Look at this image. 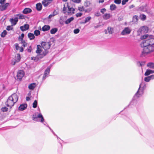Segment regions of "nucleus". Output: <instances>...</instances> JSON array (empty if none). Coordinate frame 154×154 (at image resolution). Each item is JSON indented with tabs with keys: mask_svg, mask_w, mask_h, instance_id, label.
<instances>
[{
	"mask_svg": "<svg viewBox=\"0 0 154 154\" xmlns=\"http://www.w3.org/2000/svg\"><path fill=\"white\" fill-rule=\"evenodd\" d=\"M143 48L142 51L141 56L145 57L147 54L153 52L154 51V46L149 45L143 42Z\"/></svg>",
	"mask_w": 154,
	"mask_h": 154,
	"instance_id": "nucleus-1",
	"label": "nucleus"
},
{
	"mask_svg": "<svg viewBox=\"0 0 154 154\" xmlns=\"http://www.w3.org/2000/svg\"><path fill=\"white\" fill-rule=\"evenodd\" d=\"M18 97L17 94L14 93L10 96L6 102V104L8 107L10 108L13 106L18 100Z\"/></svg>",
	"mask_w": 154,
	"mask_h": 154,
	"instance_id": "nucleus-2",
	"label": "nucleus"
},
{
	"mask_svg": "<svg viewBox=\"0 0 154 154\" xmlns=\"http://www.w3.org/2000/svg\"><path fill=\"white\" fill-rule=\"evenodd\" d=\"M141 38L143 39H146L145 41H143V42L149 45L154 46V36L146 34L143 35Z\"/></svg>",
	"mask_w": 154,
	"mask_h": 154,
	"instance_id": "nucleus-3",
	"label": "nucleus"
},
{
	"mask_svg": "<svg viewBox=\"0 0 154 154\" xmlns=\"http://www.w3.org/2000/svg\"><path fill=\"white\" fill-rule=\"evenodd\" d=\"M75 9L69 6L68 3H66L64 5L63 11L64 14L67 13L68 14H73L74 13Z\"/></svg>",
	"mask_w": 154,
	"mask_h": 154,
	"instance_id": "nucleus-4",
	"label": "nucleus"
},
{
	"mask_svg": "<svg viewBox=\"0 0 154 154\" xmlns=\"http://www.w3.org/2000/svg\"><path fill=\"white\" fill-rule=\"evenodd\" d=\"M146 85L144 83H142L139 86V88L136 93L134 96V97H138L143 95L144 91L146 88Z\"/></svg>",
	"mask_w": 154,
	"mask_h": 154,
	"instance_id": "nucleus-5",
	"label": "nucleus"
},
{
	"mask_svg": "<svg viewBox=\"0 0 154 154\" xmlns=\"http://www.w3.org/2000/svg\"><path fill=\"white\" fill-rule=\"evenodd\" d=\"M38 118L41 119V120L40 121L41 122H44V118L40 112L39 113L38 112H35L33 115V120L36 121H38Z\"/></svg>",
	"mask_w": 154,
	"mask_h": 154,
	"instance_id": "nucleus-6",
	"label": "nucleus"
},
{
	"mask_svg": "<svg viewBox=\"0 0 154 154\" xmlns=\"http://www.w3.org/2000/svg\"><path fill=\"white\" fill-rule=\"evenodd\" d=\"M131 29L129 27H125L121 32V34L122 35H128L131 33Z\"/></svg>",
	"mask_w": 154,
	"mask_h": 154,
	"instance_id": "nucleus-7",
	"label": "nucleus"
},
{
	"mask_svg": "<svg viewBox=\"0 0 154 154\" xmlns=\"http://www.w3.org/2000/svg\"><path fill=\"white\" fill-rule=\"evenodd\" d=\"M50 72V68L49 67H48L45 70L44 74L43 77V80H45L46 77L48 76Z\"/></svg>",
	"mask_w": 154,
	"mask_h": 154,
	"instance_id": "nucleus-8",
	"label": "nucleus"
},
{
	"mask_svg": "<svg viewBox=\"0 0 154 154\" xmlns=\"http://www.w3.org/2000/svg\"><path fill=\"white\" fill-rule=\"evenodd\" d=\"M24 74V73L23 71L20 70L18 71L17 73V76L18 79L20 80L22 79V78L23 77Z\"/></svg>",
	"mask_w": 154,
	"mask_h": 154,
	"instance_id": "nucleus-9",
	"label": "nucleus"
},
{
	"mask_svg": "<svg viewBox=\"0 0 154 154\" xmlns=\"http://www.w3.org/2000/svg\"><path fill=\"white\" fill-rule=\"evenodd\" d=\"M18 21V18L16 17L14 18H11L10 20V21L11 22L12 25H15Z\"/></svg>",
	"mask_w": 154,
	"mask_h": 154,
	"instance_id": "nucleus-10",
	"label": "nucleus"
},
{
	"mask_svg": "<svg viewBox=\"0 0 154 154\" xmlns=\"http://www.w3.org/2000/svg\"><path fill=\"white\" fill-rule=\"evenodd\" d=\"M29 28V25L28 24H25L24 26H20V29L22 31H24L28 29Z\"/></svg>",
	"mask_w": 154,
	"mask_h": 154,
	"instance_id": "nucleus-11",
	"label": "nucleus"
},
{
	"mask_svg": "<svg viewBox=\"0 0 154 154\" xmlns=\"http://www.w3.org/2000/svg\"><path fill=\"white\" fill-rule=\"evenodd\" d=\"M53 0H44L42 3L45 7H46L51 4Z\"/></svg>",
	"mask_w": 154,
	"mask_h": 154,
	"instance_id": "nucleus-12",
	"label": "nucleus"
},
{
	"mask_svg": "<svg viewBox=\"0 0 154 154\" xmlns=\"http://www.w3.org/2000/svg\"><path fill=\"white\" fill-rule=\"evenodd\" d=\"M27 106V105L26 104H23L20 105L18 109L20 111H23L26 108Z\"/></svg>",
	"mask_w": 154,
	"mask_h": 154,
	"instance_id": "nucleus-13",
	"label": "nucleus"
},
{
	"mask_svg": "<svg viewBox=\"0 0 154 154\" xmlns=\"http://www.w3.org/2000/svg\"><path fill=\"white\" fill-rule=\"evenodd\" d=\"M32 11L31 9L29 8H26L23 11V13L24 14H27L31 12Z\"/></svg>",
	"mask_w": 154,
	"mask_h": 154,
	"instance_id": "nucleus-14",
	"label": "nucleus"
},
{
	"mask_svg": "<svg viewBox=\"0 0 154 154\" xmlns=\"http://www.w3.org/2000/svg\"><path fill=\"white\" fill-rule=\"evenodd\" d=\"M9 3H6L5 5L0 6V10L1 11H3L5 10L7 7L8 6Z\"/></svg>",
	"mask_w": 154,
	"mask_h": 154,
	"instance_id": "nucleus-15",
	"label": "nucleus"
},
{
	"mask_svg": "<svg viewBox=\"0 0 154 154\" xmlns=\"http://www.w3.org/2000/svg\"><path fill=\"white\" fill-rule=\"evenodd\" d=\"M50 27L49 25H45L42 27V30L44 32L47 31L50 29Z\"/></svg>",
	"mask_w": 154,
	"mask_h": 154,
	"instance_id": "nucleus-16",
	"label": "nucleus"
},
{
	"mask_svg": "<svg viewBox=\"0 0 154 154\" xmlns=\"http://www.w3.org/2000/svg\"><path fill=\"white\" fill-rule=\"evenodd\" d=\"M141 31L144 32H147L149 31V29L147 26H143L141 27Z\"/></svg>",
	"mask_w": 154,
	"mask_h": 154,
	"instance_id": "nucleus-17",
	"label": "nucleus"
},
{
	"mask_svg": "<svg viewBox=\"0 0 154 154\" xmlns=\"http://www.w3.org/2000/svg\"><path fill=\"white\" fill-rule=\"evenodd\" d=\"M15 47L16 49L17 50H19L20 52H22L23 51V48L22 47H19V46L18 44L17 43L16 44Z\"/></svg>",
	"mask_w": 154,
	"mask_h": 154,
	"instance_id": "nucleus-18",
	"label": "nucleus"
},
{
	"mask_svg": "<svg viewBox=\"0 0 154 154\" xmlns=\"http://www.w3.org/2000/svg\"><path fill=\"white\" fill-rule=\"evenodd\" d=\"M15 17H18V19H25V16L24 15H23L19 14H17L15 16Z\"/></svg>",
	"mask_w": 154,
	"mask_h": 154,
	"instance_id": "nucleus-19",
	"label": "nucleus"
},
{
	"mask_svg": "<svg viewBox=\"0 0 154 154\" xmlns=\"http://www.w3.org/2000/svg\"><path fill=\"white\" fill-rule=\"evenodd\" d=\"M36 86V85L35 83H32L29 85L28 88L29 89L33 90Z\"/></svg>",
	"mask_w": 154,
	"mask_h": 154,
	"instance_id": "nucleus-20",
	"label": "nucleus"
},
{
	"mask_svg": "<svg viewBox=\"0 0 154 154\" xmlns=\"http://www.w3.org/2000/svg\"><path fill=\"white\" fill-rule=\"evenodd\" d=\"M154 71L151 69H147L145 73V75L146 76H148L150 75V74L154 73Z\"/></svg>",
	"mask_w": 154,
	"mask_h": 154,
	"instance_id": "nucleus-21",
	"label": "nucleus"
},
{
	"mask_svg": "<svg viewBox=\"0 0 154 154\" xmlns=\"http://www.w3.org/2000/svg\"><path fill=\"white\" fill-rule=\"evenodd\" d=\"M42 51V47L40 45H37V49L36 51V53L37 54H39Z\"/></svg>",
	"mask_w": 154,
	"mask_h": 154,
	"instance_id": "nucleus-22",
	"label": "nucleus"
},
{
	"mask_svg": "<svg viewBox=\"0 0 154 154\" xmlns=\"http://www.w3.org/2000/svg\"><path fill=\"white\" fill-rule=\"evenodd\" d=\"M36 8L38 11H40L42 9V5L40 3H38L36 4Z\"/></svg>",
	"mask_w": 154,
	"mask_h": 154,
	"instance_id": "nucleus-23",
	"label": "nucleus"
},
{
	"mask_svg": "<svg viewBox=\"0 0 154 154\" xmlns=\"http://www.w3.org/2000/svg\"><path fill=\"white\" fill-rule=\"evenodd\" d=\"M138 20V17L136 15L134 16L133 18V22L134 23H137Z\"/></svg>",
	"mask_w": 154,
	"mask_h": 154,
	"instance_id": "nucleus-24",
	"label": "nucleus"
},
{
	"mask_svg": "<svg viewBox=\"0 0 154 154\" xmlns=\"http://www.w3.org/2000/svg\"><path fill=\"white\" fill-rule=\"evenodd\" d=\"M28 36L30 40H33L35 38L34 35L31 33H29L28 34Z\"/></svg>",
	"mask_w": 154,
	"mask_h": 154,
	"instance_id": "nucleus-25",
	"label": "nucleus"
},
{
	"mask_svg": "<svg viewBox=\"0 0 154 154\" xmlns=\"http://www.w3.org/2000/svg\"><path fill=\"white\" fill-rule=\"evenodd\" d=\"M110 17V15L109 14L106 13L104 15L103 17L105 20H107L109 19Z\"/></svg>",
	"mask_w": 154,
	"mask_h": 154,
	"instance_id": "nucleus-26",
	"label": "nucleus"
},
{
	"mask_svg": "<svg viewBox=\"0 0 154 154\" xmlns=\"http://www.w3.org/2000/svg\"><path fill=\"white\" fill-rule=\"evenodd\" d=\"M58 31V29L57 28H53L50 30V33L51 34H55Z\"/></svg>",
	"mask_w": 154,
	"mask_h": 154,
	"instance_id": "nucleus-27",
	"label": "nucleus"
},
{
	"mask_svg": "<svg viewBox=\"0 0 154 154\" xmlns=\"http://www.w3.org/2000/svg\"><path fill=\"white\" fill-rule=\"evenodd\" d=\"M74 20V18L72 17L67 20L65 21V23L66 24H69L72 21Z\"/></svg>",
	"mask_w": 154,
	"mask_h": 154,
	"instance_id": "nucleus-28",
	"label": "nucleus"
},
{
	"mask_svg": "<svg viewBox=\"0 0 154 154\" xmlns=\"http://www.w3.org/2000/svg\"><path fill=\"white\" fill-rule=\"evenodd\" d=\"M108 33L109 34H112L113 32V28L111 27H108L107 28Z\"/></svg>",
	"mask_w": 154,
	"mask_h": 154,
	"instance_id": "nucleus-29",
	"label": "nucleus"
},
{
	"mask_svg": "<svg viewBox=\"0 0 154 154\" xmlns=\"http://www.w3.org/2000/svg\"><path fill=\"white\" fill-rule=\"evenodd\" d=\"M41 45L42 46V47L44 49L45 48L44 47V46H48V47L46 48H47V49L49 48H50L49 44L48 43H46L45 42H43L42 43Z\"/></svg>",
	"mask_w": 154,
	"mask_h": 154,
	"instance_id": "nucleus-30",
	"label": "nucleus"
},
{
	"mask_svg": "<svg viewBox=\"0 0 154 154\" xmlns=\"http://www.w3.org/2000/svg\"><path fill=\"white\" fill-rule=\"evenodd\" d=\"M147 66L150 68L154 69V63H148Z\"/></svg>",
	"mask_w": 154,
	"mask_h": 154,
	"instance_id": "nucleus-31",
	"label": "nucleus"
},
{
	"mask_svg": "<svg viewBox=\"0 0 154 154\" xmlns=\"http://www.w3.org/2000/svg\"><path fill=\"white\" fill-rule=\"evenodd\" d=\"M116 8V6L114 4H112L110 6V10L111 11H113Z\"/></svg>",
	"mask_w": 154,
	"mask_h": 154,
	"instance_id": "nucleus-32",
	"label": "nucleus"
},
{
	"mask_svg": "<svg viewBox=\"0 0 154 154\" xmlns=\"http://www.w3.org/2000/svg\"><path fill=\"white\" fill-rule=\"evenodd\" d=\"M140 17L141 19L143 21L145 20L146 18V16L143 14L140 15Z\"/></svg>",
	"mask_w": 154,
	"mask_h": 154,
	"instance_id": "nucleus-33",
	"label": "nucleus"
},
{
	"mask_svg": "<svg viewBox=\"0 0 154 154\" xmlns=\"http://www.w3.org/2000/svg\"><path fill=\"white\" fill-rule=\"evenodd\" d=\"M91 19V17H86L85 19V21L84 23H86L89 21Z\"/></svg>",
	"mask_w": 154,
	"mask_h": 154,
	"instance_id": "nucleus-34",
	"label": "nucleus"
},
{
	"mask_svg": "<svg viewBox=\"0 0 154 154\" xmlns=\"http://www.w3.org/2000/svg\"><path fill=\"white\" fill-rule=\"evenodd\" d=\"M40 33V32L39 30H36L34 31V34L36 36H38L39 35Z\"/></svg>",
	"mask_w": 154,
	"mask_h": 154,
	"instance_id": "nucleus-35",
	"label": "nucleus"
},
{
	"mask_svg": "<svg viewBox=\"0 0 154 154\" xmlns=\"http://www.w3.org/2000/svg\"><path fill=\"white\" fill-rule=\"evenodd\" d=\"M7 34L6 31V30H4L1 34V36L2 37H4Z\"/></svg>",
	"mask_w": 154,
	"mask_h": 154,
	"instance_id": "nucleus-36",
	"label": "nucleus"
},
{
	"mask_svg": "<svg viewBox=\"0 0 154 154\" xmlns=\"http://www.w3.org/2000/svg\"><path fill=\"white\" fill-rule=\"evenodd\" d=\"M46 55V54H44V53L43 54H39L38 55L37 57L38 58H42L44 56H45Z\"/></svg>",
	"mask_w": 154,
	"mask_h": 154,
	"instance_id": "nucleus-37",
	"label": "nucleus"
},
{
	"mask_svg": "<svg viewBox=\"0 0 154 154\" xmlns=\"http://www.w3.org/2000/svg\"><path fill=\"white\" fill-rule=\"evenodd\" d=\"M37 102L36 100H35L33 103V107L34 108H35L37 107Z\"/></svg>",
	"mask_w": 154,
	"mask_h": 154,
	"instance_id": "nucleus-38",
	"label": "nucleus"
},
{
	"mask_svg": "<svg viewBox=\"0 0 154 154\" xmlns=\"http://www.w3.org/2000/svg\"><path fill=\"white\" fill-rule=\"evenodd\" d=\"M21 43H22V46H23L24 47L26 46L27 43H26L23 40V39L21 40Z\"/></svg>",
	"mask_w": 154,
	"mask_h": 154,
	"instance_id": "nucleus-39",
	"label": "nucleus"
},
{
	"mask_svg": "<svg viewBox=\"0 0 154 154\" xmlns=\"http://www.w3.org/2000/svg\"><path fill=\"white\" fill-rule=\"evenodd\" d=\"M78 9L80 11H85V8L83 6L79 7Z\"/></svg>",
	"mask_w": 154,
	"mask_h": 154,
	"instance_id": "nucleus-40",
	"label": "nucleus"
},
{
	"mask_svg": "<svg viewBox=\"0 0 154 154\" xmlns=\"http://www.w3.org/2000/svg\"><path fill=\"white\" fill-rule=\"evenodd\" d=\"M80 30L78 29H75L73 31V32L75 34H77L79 32Z\"/></svg>",
	"mask_w": 154,
	"mask_h": 154,
	"instance_id": "nucleus-41",
	"label": "nucleus"
},
{
	"mask_svg": "<svg viewBox=\"0 0 154 154\" xmlns=\"http://www.w3.org/2000/svg\"><path fill=\"white\" fill-rule=\"evenodd\" d=\"M114 2L117 4H119L121 2V0H115L114 1Z\"/></svg>",
	"mask_w": 154,
	"mask_h": 154,
	"instance_id": "nucleus-42",
	"label": "nucleus"
},
{
	"mask_svg": "<svg viewBox=\"0 0 154 154\" xmlns=\"http://www.w3.org/2000/svg\"><path fill=\"white\" fill-rule=\"evenodd\" d=\"M150 80L149 76L145 77L144 78V81L146 82H149Z\"/></svg>",
	"mask_w": 154,
	"mask_h": 154,
	"instance_id": "nucleus-43",
	"label": "nucleus"
},
{
	"mask_svg": "<svg viewBox=\"0 0 154 154\" xmlns=\"http://www.w3.org/2000/svg\"><path fill=\"white\" fill-rule=\"evenodd\" d=\"M8 109V108L6 107H4L2 109V110L3 112H6L7 111Z\"/></svg>",
	"mask_w": 154,
	"mask_h": 154,
	"instance_id": "nucleus-44",
	"label": "nucleus"
},
{
	"mask_svg": "<svg viewBox=\"0 0 154 154\" xmlns=\"http://www.w3.org/2000/svg\"><path fill=\"white\" fill-rule=\"evenodd\" d=\"M12 27L10 26H7L6 29L8 30H12Z\"/></svg>",
	"mask_w": 154,
	"mask_h": 154,
	"instance_id": "nucleus-45",
	"label": "nucleus"
},
{
	"mask_svg": "<svg viewBox=\"0 0 154 154\" xmlns=\"http://www.w3.org/2000/svg\"><path fill=\"white\" fill-rule=\"evenodd\" d=\"M128 0H123L122 2V4L123 5H125L128 2Z\"/></svg>",
	"mask_w": 154,
	"mask_h": 154,
	"instance_id": "nucleus-46",
	"label": "nucleus"
},
{
	"mask_svg": "<svg viewBox=\"0 0 154 154\" xmlns=\"http://www.w3.org/2000/svg\"><path fill=\"white\" fill-rule=\"evenodd\" d=\"M137 64L138 66H142L143 65V64L142 62H138L137 63Z\"/></svg>",
	"mask_w": 154,
	"mask_h": 154,
	"instance_id": "nucleus-47",
	"label": "nucleus"
},
{
	"mask_svg": "<svg viewBox=\"0 0 154 154\" xmlns=\"http://www.w3.org/2000/svg\"><path fill=\"white\" fill-rule=\"evenodd\" d=\"M82 15V14L81 13H77L76 14V16L77 17H80Z\"/></svg>",
	"mask_w": 154,
	"mask_h": 154,
	"instance_id": "nucleus-48",
	"label": "nucleus"
},
{
	"mask_svg": "<svg viewBox=\"0 0 154 154\" xmlns=\"http://www.w3.org/2000/svg\"><path fill=\"white\" fill-rule=\"evenodd\" d=\"M58 13V12L56 11V10H55L54 12H53V16H54L55 15H57Z\"/></svg>",
	"mask_w": 154,
	"mask_h": 154,
	"instance_id": "nucleus-49",
	"label": "nucleus"
},
{
	"mask_svg": "<svg viewBox=\"0 0 154 154\" xmlns=\"http://www.w3.org/2000/svg\"><path fill=\"white\" fill-rule=\"evenodd\" d=\"M48 127L50 129V130H51V131L54 134L55 136H56L58 138V136L56 134H55L54 132L52 130L51 128L48 125Z\"/></svg>",
	"mask_w": 154,
	"mask_h": 154,
	"instance_id": "nucleus-50",
	"label": "nucleus"
},
{
	"mask_svg": "<svg viewBox=\"0 0 154 154\" xmlns=\"http://www.w3.org/2000/svg\"><path fill=\"white\" fill-rule=\"evenodd\" d=\"M48 127L50 129V130H51V131L54 134L55 136H56L58 138V136L56 134H55L54 132L52 130L51 128L48 125Z\"/></svg>",
	"mask_w": 154,
	"mask_h": 154,
	"instance_id": "nucleus-51",
	"label": "nucleus"
},
{
	"mask_svg": "<svg viewBox=\"0 0 154 154\" xmlns=\"http://www.w3.org/2000/svg\"><path fill=\"white\" fill-rule=\"evenodd\" d=\"M150 80L153 79H154V75H152L150 76H149Z\"/></svg>",
	"mask_w": 154,
	"mask_h": 154,
	"instance_id": "nucleus-52",
	"label": "nucleus"
},
{
	"mask_svg": "<svg viewBox=\"0 0 154 154\" xmlns=\"http://www.w3.org/2000/svg\"><path fill=\"white\" fill-rule=\"evenodd\" d=\"M106 11V9L105 8H103L101 10L100 12L103 14Z\"/></svg>",
	"mask_w": 154,
	"mask_h": 154,
	"instance_id": "nucleus-53",
	"label": "nucleus"
},
{
	"mask_svg": "<svg viewBox=\"0 0 154 154\" xmlns=\"http://www.w3.org/2000/svg\"><path fill=\"white\" fill-rule=\"evenodd\" d=\"M17 57V62H18L20 61V55L19 54L18 55Z\"/></svg>",
	"mask_w": 154,
	"mask_h": 154,
	"instance_id": "nucleus-54",
	"label": "nucleus"
},
{
	"mask_svg": "<svg viewBox=\"0 0 154 154\" xmlns=\"http://www.w3.org/2000/svg\"><path fill=\"white\" fill-rule=\"evenodd\" d=\"M73 2L77 3H79L80 2V0H71Z\"/></svg>",
	"mask_w": 154,
	"mask_h": 154,
	"instance_id": "nucleus-55",
	"label": "nucleus"
},
{
	"mask_svg": "<svg viewBox=\"0 0 154 154\" xmlns=\"http://www.w3.org/2000/svg\"><path fill=\"white\" fill-rule=\"evenodd\" d=\"M32 48L31 46H29V48L28 49V51L29 52H30L32 51Z\"/></svg>",
	"mask_w": 154,
	"mask_h": 154,
	"instance_id": "nucleus-56",
	"label": "nucleus"
},
{
	"mask_svg": "<svg viewBox=\"0 0 154 154\" xmlns=\"http://www.w3.org/2000/svg\"><path fill=\"white\" fill-rule=\"evenodd\" d=\"M95 15L96 16L98 17L100 16V13H97L95 14Z\"/></svg>",
	"mask_w": 154,
	"mask_h": 154,
	"instance_id": "nucleus-57",
	"label": "nucleus"
},
{
	"mask_svg": "<svg viewBox=\"0 0 154 154\" xmlns=\"http://www.w3.org/2000/svg\"><path fill=\"white\" fill-rule=\"evenodd\" d=\"M5 0H0V3L2 4L5 1Z\"/></svg>",
	"mask_w": 154,
	"mask_h": 154,
	"instance_id": "nucleus-58",
	"label": "nucleus"
},
{
	"mask_svg": "<svg viewBox=\"0 0 154 154\" xmlns=\"http://www.w3.org/2000/svg\"><path fill=\"white\" fill-rule=\"evenodd\" d=\"M24 35L23 33H22L21 34V40H22V39H23V37H24Z\"/></svg>",
	"mask_w": 154,
	"mask_h": 154,
	"instance_id": "nucleus-59",
	"label": "nucleus"
},
{
	"mask_svg": "<svg viewBox=\"0 0 154 154\" xmlns=\"http://www.w3.org/2000/svg\"><path fill=\"white\" fill-rule=\"evenodd\" d=\"M104 2V0H99V3H103V2Z\"/></svg>",
	"mask_w": 154,
	"mask_h": 154,
	"instance_id": "nucleus-60",
	"label": "nucleus"
},
{
	"mask_svg": "<svg viewBox=\"0 0 154 154\" xmlns=\"http://www.w3.org/2000/svg\"><path fill=\"white\" fill-rule=\"evenodd\" d=\"M30 100V98L29 97H26V100L27 101H29Z\"/></svg>",
	"mask_w": 154,
	"mask_h": 154,
	"instance_id": "nucleus-61",
	"label": "nucleus"
},
{
	"mask_svg": "<svg viewBox=\"0 0 154 154\" xmlns=\"http://www.w3.org/2000/svg\"><path fill=\"white\" fill-rule=\"evenodd\" d=\"M135 101L134 100H132L131 101L130 103V105H132L133 104V103L135 102Z\"/></svg>",
	"mask_w": 154,
	"mask_h": 154,
	"instance_id": "nucleus-62",
	"label": "nucleus"
},
{
	"mask_svg": "<svg viewBox=\"0 0 154 154\" xmlns=\"http://www.w3.org/2000/svg\"><path fill=\"white\" fill-rule=\"evenodd\" d=\"M53 16V14H50L49 16L48 17L49 18H51Z\"/></svg>",
	"mask_w": 154,
	"mask_h": 154,
	"instance_id": "nucleus-63",
	"label": "nucleus"
},
{
	"mask_svg": "<svg viewBox=\"0 0 154 154\" xmlns=\"http://www.w3.org/2000/svg\"><path fill=\"white\" fill-rule=\"evenodd\" d=\"M134 7V5H131L130 6V8H133Z\"/></svg>",
	"mask_w": 154,
	"mask_h": 154,
	"instance_id": "nucleus-64",
	"label": "nucleus"
}]
</instances>
